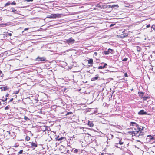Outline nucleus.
I'll return each mask as SVG.
<instances>
[{"label": "nucleus", "instance_id": "f257e3e1", "mask_svg": "<svg viewBox=\"0 0 155 155\" xmlns=\"http://www.w3.org/2000/svg\"><path fill=\"white\" fill-rule=\"evenodd\" d=\"M55 139L56 141H60V142L64 141H65L66 140L65 137H59V136L58 135V136L57 137H56Z\"/></svg>", "mask_w": 155, "mask_h": 155}, {"label": "nucleus", "instance_id": "f03ea898", "mask_svg": "<svg viewBox=\"0 0 155 155\" xmlns=\"http://www.w3.org/2000/svg\"><path fill=\"white\" fill-rule=\"evenodd\" d=\"M66 42L69 44H72L74 43L75 40L73 39L72 37H71L69 39L66 40Z\"/></svg>", "mask_w": 155, "mask_h": 155}, {"label": "nucleus", "instance_id": "7ed1b4c3", "mask_svg": "<svg viewBox=\"0 0 155 155\" xmlns=\"http://www.w3.org/2000/svg\"><path fill=\"white\" fill-rule=\"evenodd\" d=\"M114 52L113 49L109 48L108 49L107 51H104L103 53L105 55H108L110 53L112 54Z\"/></svg>", "mask_w": 155, "mask_h": 155}, {"label": "nucleus", "instance_id": "20e7f679", "mask_svg": "<svg viewBox=\"0 0 155 155\" xmlns=\"http://www.w3.org/2000/svg\"><path fill=\"white\" fill-rule=\"evenodd\" d=\"M59 15L58 14H51L50 15L48 16L47 18H55L58 17Z\"/></svg>", "mask_w": 155, "mask_h": 155}, {"label": "nucleus", "instance_id": "39448f33", "mask_svg": "<svg viewBox=\"0 0 155 155\" xmlns=\"http://www.w3.org/2000/svg\"><path fill=\"white\" fill-rule=\"evenodd\" d=\"M138 114L139 115H150V114L149 113H147L146 112H145L144 110H141L139 111L138 113Z\"/></svg>", "mask_w": 155, "mask_h": 155}, {"label": "nucleus", "instance_id": "423d86ee", "mask_svg": "<svg viewBox=\"0 0 155 155\" xmlns=\"http://www.w3.org/2000/svg\"><path fill=\"white\" fill-rule=\"evenodd\" d=\"M147 138H146V140H147L149 141L153 140L155 139L154 137L151 135H147Z\"/></svg>", "mask_w": 155, "mask_h": 155}, {"label": "nucleus", "instance_id": "0eeeda50", "mask_svg": "<svg viewBox=\"0 0 155 155\" xmlns=\"http://www.w3.org/2000/svg\"><path fill=\"white\" fill-rule=\"evenodd\" d=\"M35 143L33 142H30L31 144V147L33 149H35L36 147H37V144L36 141H35Z\"/></svg>", "mask_w": 155, "mask_h": 155}, {"label": "nucleus", "instance_id": "6e6552de", "mask_svg": "<svg viewBox=\"0 0 155 155\" xmlns=\"http://www.w3.org/2000/svg\"><path fill=\"white\" fill-rule=\"evenodd\" d=\"M139 131H133L129 132L130 134H132L134 136H136L137 137V135H138L139 133Z\"/></svg>", "mask_w": 155, "mask_h": 155}, {"label": "nucleus", "instance_id": "1a4fd4ad", "mask_svg": "<svg viewBox=\"0 0 155 155\" xmlns=\"http://www.w3.org/2000/svg\"><path fill=\"white\" fill-rule=\"evenodd\" d=\"M36 60L38 61H45L46 60V58L44 57H38L36 58Z\"/></svg>", "mask_w": 155, "mask_h": 155}, {"label": "nucleus", "instance_id": "9d476101", "mask_svg": "<svg viewBox=\"0 0 155 155\" xmlns=\"http://www.w3.org/2000/svg\"><path fill=\"white\" fill-rule=\"evenodd\" d=\"M65 116L68 117L70 118L73 117V114L72 112H68L65 115Z\"/></svg>", "mask_w": 155, "mask_h": 155}, {"label": "nucleus", "instance_id": "9b49d317", "mask_svg": "<svg viewBox=\"0 0 155 155\" xmlns=\"http://www.w3.org/2000/svg\"><path fill=\"white\" fill-rule=\"evenodd\" d=\"M144 94V93L140 91H139L138 93V94L139 96L141 98H143V97Z\"/></svg>", "mask_w": 155, "mask_h": 155}, {"label": "nucleus", "instance_id": "f8f14e48", "mask_svg": "<svg viewBox=\"0 0 155 155\" xmlns=\"http://www.w3.org/2000/svg\"><path fill=\"white\" fill-rule=\"evenodd\" d=\"M130 125L136 127L138 126V124L135 122H131L130 124Z\"/></svg>", "mask_w": 155, "mask_h": 155}, {"label": "nucleus", "instance_id": "ddd939ff", "mask_svg": "<svg viewBox=\"0 0 155 155\" xmlns=\"http://www.w3.org/2000/svg\"><path fill=\"white\" fill-rule=\"evenodd\" d=\"M7 86L6 87H0V89H1L2 91H5L8 89Z\"/></svg>", "mask_w": 155, "mask_h": 155}, {"label": "nucleus", "instance_id": "4468645a", "mask_svg": "<svg viewBox=\"0 0 155 155\" xmlns=\"http://www.w3.org/2000/svg\"><path fill=\"white\" fill-rule=\"evenodd\" d=\"M139 133V134L138 135H137V137H140V136H142L144 135V133L141 132V131H140Z\"/></svg>", "mask_w": 155, "mask_h": 155}, {"label": "nucleus", "instance_id": "2eb2a0df", "mask_svg": "<svg viewBox=\"0 0 155 155\" xmlns=\"http://www.w3.org/2000/svg\"><path fill=\"white\" fill-rule=\"evenodd\" d=\"M88 125L90 127H93L94 126V124L93 122L91 121H89L88 122Z\"/></svg>", "mask_w": 155, "mask_h": 155}, {"label": "nucleus", "instance_id": "dca6fc26", "mask_svg": "<svg viewBox=\"0 0 155 155\" xmlns=\"http://www.w3.org/2000/svg\"><path fill=\"white\" fill-rule=\"evenodd\" d=\"M117 138L119 139L118 140V144H119L120 145H122L124 143L123 142H122L121 141V139H120L119 138Z\"/></svg>", "mask_w": 155, "mask_h": 155}, {"label": "nucleus", "instance_id": "f3484780", "mask_svg": "<svg viewBox=\"0 0 155 155\" xmlns=\"http://www.w3.org/2000/svg\"><path fill=\"white\" fill-rule=\"evenodd\" d=\"M99 78V77H98L97 76H96L95 77H93V78H92L91 79V80L92 81H94L97 80Z\"/></svg>", "mask_w": 155, "mask_h": 155}, {"label": "nucleus", "instance_id": "a211bd4d", "mask_svg": "<svg viewBox=\"0 0 155 155\" xmlns=\"http://www.w3.org/2000/svg\"><path fill=\"white\" fill-rule=\"evenodd\" d=\"M11 9H12V12H13L15 14H17L18 13V12L16 10L12 8H11Z\"/></svg>", "mask_w": 155, "mask_h": 155}, {"label": "nucleus", "instance_id": "6ab92c4d", "mask_svg": "<svg viewBox=\"0 0 155 155\" xmlns=\"http://www.w3.org/2000/svg\"><path fill=\"white\" fill-rule=\"evenodd\" d=\"M136 49L137 50L138 52H140L141 50V48L140 47L138 46H136Z\"/></svg>", "mask_w": 155, "mask_h": 155}, {"label": "nucleus", "instance_id": "aec40b11", "mask_svg": "<svg viewBox=\"0 0 155 155\" xmlns=\"http://www.w3.org/2000/svg\"><path fill=\"white\" fill-rule=\"evenodd\" d=\"M93 63V60L91 58L89 60H88V63L89 64H92Z\"/></svg>", "mask_w": 155, "mask_h": 155}, {"label": "nucleus", "instance_id": "412c9836", "mask_svg": "<svg viewBox=\"0 0 155 155\" xmlns=\"http://www.w3.org/2000/svg\"><path fill=\"white\" fill-rule=\"evenodd\" d=\"M152 29H153L155 31V24L153 25L151 27V30H152ZM152 30H151V31H152Z\"/></svg>", "mask_w": 155, "mask_h": 155}, {"label": "nucleus", "instance_id": "4be33fe9", "mask_svg": "<svg viewBox=\"0 0 155 155\" xmlns=\"http://www.w3.org/2000/svg\"><path fill=\"white\" fill-rule=\"evenodd\" d=\"M115 146L118 148H119L120 149H121V148H122V147L121 146V147H120V146H118V143H115Z\"/></svg>", "mask_w": 155, "mask_h": 155}, {"label": "nucleus", "instance_id": "5701e85b", "mask_svg": "<svg viewBox=\"0 0 155 155\" xmlns=\"http://www.w3.org/2000/svg\"><path fill=\"white\" fill-rule=\"evenodd\" d=\"M23 150H21L18 153L17 155H19L23 153Z\"/></svg>", "mask_w": 155, "mask_h": 155}, {"label": "nucleus", "instance_id": "b1692460", "mask_svg": "<svg viewBox=\"0 0 155 155\" xmlns=\"http://www.w3.org/2000/svg\"><path fill=\"white\" fill-rule=\"evenodd\" d=\"M0 26H2L3 27L6 26L7 25H8L7 23H2L0 24Z\"/></svg>", "mask_w": 155, "mask_h": 155}, {"label": "nucleus", "instance_id": "393cba45", "mask_svg": "<svg viewBox=\"0 0 155 155\" xmlns=\"http://www.w3.org/2000/svg\"><path fill=\"white\" fill-rule=\"evenodd\" d=\"M148 96L143 97V101H144L146 100L147 99H148Z\"/></svg>", "mask_w": 155, "mask_h": 155}, {"label": "nucleus", "instance_id": "a878e982", "mask_svg": "<svg viewBox=\"0 0 155 155\" xmlns=\"http://www.w3.org/2000/svg\"><path fill=\"white\" fill-rule=\"evenodd\" d=\"M25 139L27 141H29L30 140V137L28 136H26Z\"/></svg>", "mask_w": 155, "mask_h": 155}, {"label": "nucleus", "instance_id": "bb28decb", "mask_svg": "<svg viewBox=\"0 0 155 155\" xmlns=\"http://www.w3.org/2000/svg\"><path fill=\"white\" fill-rule=\"evenodd\" d=\"M103 64H104V65L103 66V67L104 68H106L107 67V64L106 63H103Z\"/></svg>", "mask_w": 155, "mask_h": 155}, {"label": "nucleus", "instance_id": "cd10ccee", "mask_svg": "<svg viewBox=\"0 0 155 155\" xmlns=\"http://www.w3.org/2000/svg\"><path fill=\"white\" fill-rule=\"evenodd\" d=\"M118 7V6L117 5H112V6L111 7L112 8H115V7Z\"/></svg>", "mask_w": 155, "mask_h": 155}, {"label": "nucleus", "instance_id": "c85d7f7f", "mask_svg": "<svg viewBox=\"0 0 155 155\" xmlns=\"http://www.w3.org/2000/svg\"><path fill=\"white\" fill-rule=\"evenodd\" d=\"M11 5L10 2H7V3H6V4H5V6H8V5Z\"/></svg>", "mask_w": 155, "mask_h": 155}, {"label": "nucleus", "instance_id": "c756f323", "mask_svg": "<svg viewBox=\"0 0 155 155\" xmlns=\"http://www.w3.org/2000/svg\"><path fill=\"white\" fill-rule=\"evenodd\" d=\"M136 127H137V129H138L139 130V131L140 132V131L142 130H141V128L140 127H139V125H138V126Z\"/></svg>", "mask_w": 155, "mask_h": 155}, {"label": "nucleus", "instance_id": "7c9ffc66", "mask_svg": "<svg viewBox=\"0 0 155 155\" xmlns=\"http://www.w3.org/2000/svg\"><path fill=\"white\" fill-rule=\"evenodd\" d=\"M127 36V35H121V36L120 37L122 38H124L126 37Z\"/></svg>", "mask_w": 155, "mask_h": 155}, {"label": "nucleus", "instance_id": "2f4dec72", "mask_svg": "<svg viewBox=\"0 0 155 155\" xmlns=\"http://www.w3.org/2000/svg\"><path fill=\"white\" fill-rule=\"evenodd\" d=\"M128 59V58H125L124 59H122V60L123 61H127Z\"/></svg>", "mask_w": 155, "mask_h": 155}, {"label": "nucleus", "instance_id": "473e14b6", "mask_svg": "<svg viewBox=\"0 0 155 155\" xmlns=\"http://www.w3.org/2000/svg\"><path fill=\"white\" fill-rule=\"evenodd\" d=\"M98 68L99 69H104V68L103 66H99L98 67Z\"/></svg>", "mask_w": 155, "mask_h": 155}, {"label": "nucleus", "instance_id": "72a5a7b5", "mask_svg": "<svg viewBox=\"0 0 155 155\" xmlns=\"http://www.w3.org/2000/svg\"><path fill=\"white\" fill-rule=\"evenodd\" d=\"M78 152V150L77 149H75L74 151V153H77Z\"/></svg>", "mask_w": 155, "mask_h": 155}, {"label": "nucleus", "instance_id": "f704fd0d", "mask_svg": "<svg viewBox=\"0 0 155 155\" xmlns=\"http://www.w3.org/2000/svg\"><path fill=\"white\" fill-rule=\"evenodd\" d=\"M150 24H149L148 25H147L146 26V28H148L150 27Z\"/></svg>", "mask_w": 155, "mask_h": 155}, {"label": "nucleus", "instance_id": "c9c22d12", "mask_svg": "<svg viewBox=\"0 0 155 155\" xmlns=\"http://www.w3.org/2000/svg\"><path fill=\"white\" fill-rule=\"evenodd\" d=\"M6 35L7 36H11L12 35V34L11 33H7Z\"/></svg>", "mask_w": 155, "mask_h": 155}, {"label": "nucleus", "instance_id": "e433bc0d", "mask_svg": "<svg viewBox=\"0 0 155 155\" xmlns=\"http://www.w3.org/2000/svg\"><path fill=\"white\" fill-rule=\"evenodd\" d=\"M9 106H6V107H5V110H8L9 108Z\"/></svg>", "mask_w": 155, "mask_h": 155}, {"label": "nucleus", "instance_id": "4c0bfd02", "mask_svg": "<svg viewBox=\"0 0 155 155\" xmlns=\"http://www.w3.org/2000/svg\"><path fill=\"white\" fill-rule=\"evenodd\" d=\"M8 99L7 98H5V99H2V101L4 102L5 101H6Z\"/></svg>", "mask_w": 155, "mask_h": 155}, {"label": "nucleus", "instance_id": "58836bf2", "mask_svg": "<svg viewBox=\"0 0 155 155\" xmlns=\"http://www.w3.org/2000/svg\"><path fill=\"white\" fill-rule=\"evenodd\" d=\"M11 5H15L16 4V3L14 2H10Z\"/></svg>", "mask_w": 155, "mask_h": 155}, {"label": "nucleus", "instance_id": "ea45409f", "mask_svg": "<svg viewBox=\"0 0 155 155\" xmlns=\"http://www.w3.org/2000/svg\"><path fill=\"white\" fill-rule=\"evenodd\" d=\"M124 77H128L127 74V73H125L124 74Z\"/></svg>", "mask_w": 155, "mask_h": 155}, {"label": "nucleus", "instance_id": "a19ab883", "mask_svg": "<svg viewBox=\"0 0 155 155\" xmlns=\"http://www.w3.org/2000/svg\"><path fill=\"white\" fill-rule=\"evenodd\" d=\"M15 132H12V134L11 135L12 136V135H13L15 137L16 135H15Z\"/></svg>", "mask_w": 155, "mask_h": 155}, {"label": "nucleus", "instance_id": "79ce46f5", "mask_svg": "<svg viewBox=\"0 0 155 155\" xmlns=\"http://www.w3.org/2000/svg\"><path fill=\"white\" fill-rule=\"evenodd\" d=\"M9 95V94L8 93H7L5 96V98H7V97H8Z\"/></svg>", "mask_w": 155, "mask_h": 155}, {"label": "nucleus", "instance_id": "37998d69", "mask_svg": "<svg viewBox=\"0 0 155 155\" xmlns=\"http://www.w3.org/2000/svg\"><path fill=\"white\" fill-rule=\"evenodd\" d=\"M114 25H115V24H110V27H112L114 26Z\"/></svg>", "mask_w": 155, "mask_h": 155}, {"label": "nucleus", "instance_id": "c03bdc74", "mask_svg": "<svg viewBox=\"0 0 155 155\" xmlns=\"http://www.w3.org/2000/svg\"><path fill=\"white\" fill-rule=\"evenodd\" d=\"M13 98H12V99H10L9 100V101H8V102L9 103V102H11V101H12L13 100Z\"/></svg>", "mask_w": 155, "mask_h": 155}, {"label": "nucleus", "instance_id": "a18cd8bd", "mask_svg": "<svg viewBox=\"0 0 155 155\" xmlns=\"http://www.w3.org/2000/svg\"><path fill=\"white\" fill-rule=\"evenodd\" d=\"M2 75H3L2 72V71L0 70V75L2 76Z\"/></svg>", "mask_w": 155, "mask_h": 155}, {"label": "nucleus", "instance_id": "49530a36", "mask_svg": "<svg viewBox=\"0 0 155 155\" xmlns=\"http://www.w3.org/2000/svg\"><path fill=\"white\" fill-rule=\"evenodd\" d=\"M24 118L27 120V119H29L28 117H27L25 116V118Z\"/></svg>", "mask_w": 155, "mask_h": 155}, {"label": "nucleus", "instance_id": "de8ad7c7", "mask_svg": "<svg viewBox=\"0 0 155 155\" xmlns=\"http://www.w3.org/2000/svg\"><path fill=\"white\" fill-rule=\"evenodd\" d=\"M7 132L8 133L9 135H10L11 134V132L10 131H8Z\"/></svg>", "mask_w": 155, "mask_h": 155}, {"label": "nucleus", "instance_id": "09e8293b", "mask_svg": "<svg viewBox=\"0 0 155 155\" xmlns=\"http://www.w3.org/2000/svg\"><path fill=\"white\" fill-rule=\"evenodd\" d=\"M29 28H25L24 30L25 31H26V30H27Z\"/></svg>", "mask_w": 155, "mask_h": 155}, {"label": "nucleus", "instance_id": "8fccbe9b", "mask_svg": "<svg viewBox=\"0 0 155 155\" xmlns=\"http://www.w3.org/2000/svg\"><path fill=\"white\" fill-rule=\"evenodd\" d=\"M28 2L32 1L33 0H26Z\"/></svg>", "mask_w": 155, "mask_h": 155}, {"label": "nucleus", "instance_id": "3c124183", "mask_svg": "<svg viewBox=\"0 0 155 155\" xmlns=\"http://www.w3.org/2000/svg\"><path fill=\"white\" fill-rule=\"evenodd\" d=\"M117 127H118V128L120 129V128H121V127L120 126H118Z\"/></svg>", "mask_w": 155, "mask_h": 155}, {"label": "nucleus", "instance_id": "603ef678", "mask_svg": "<svg viewBox=\"0 0 155 155\" xmlns=\"http://www.w3.org/2000/svg\"><path fill=\"white\" fill-rule=\"evenodd\" d=\"M69 150H67V153H69Z\"/></svg>", "mask_w": 155, "mask_h": 155}, {"label": "nucleus", "instance_id": "864d4df0", "mask_svg": "<svg viewBox=\"0 0 155 155\" xmlns=\"http://www.w3.org/2000/svg\"><path fill=\"white\" fill-rule=\"evenodd\" d=\"M35 101H35V102H37L38 101V100L37 99H35Z\"/></svg>", "mask_w": 155, "mask_h": 155}, {"label": "nucleus", "instance_id": "5fc2aeb1", "mask_svg": "<svg viewBox=\"0 0 155 155\" xmlns=\"http://www.w3.org/2000/svg\"><path fill=\"white\" fill-rule=\"evenodd\" d=\"M144 128V127H142V128L141 129V130H143Z\"/></svg>", "mask_w": 155, "mask_h": 155}, {"label": "nucleus", "instance_id": "6e6d98bb", "mask_svg": "<svg viewBox=\"0 0 155 155\" xmlns=\"http://www.w3.org/2000/svg\"><path fill=\"white\" fill-rule=\"evenodd\" d=\"M62 146L63 147V148L65 149H66V148L64 146Z\"/></svg>", "mask_w": 155, "mask_h": 155}, {"label": "nucleus", "instance_id": "4d7b16f0", "mask_svg": "<svg viewBox=\"0 0 155 155\" xmlns=\"http://www.w3.org/2000/svg\"><path fill=\"white\" fill-rule=\"evenodd\" d=\"M19 92V91H18L16 92V94H17Z\"/></svg>", "mask_w": 155, "mask_h": 155}, {"label": "nucleus", "instance_id": "13d9d810", "mask_svg": "<svg viewBox=\"0 0 155 155\" xmlns=\"http://www.w3.org/2000/svg\"><path fill=\"white\" fill-rule=\"evenodd\" d=\"M94 54H95V55H97V53L96 52H95L94 53Z\"/></svg>", "mask_w": 155, "mask_h": 155}, {"label": "nucleus", "instance_id": "bf43d9fd", "mask_svg": "<svg viewBox=\"0 0 155 155\" xmlns=\"http://www.w3.org/2000/svg\"><path fill=\"white\" fill-rule=\"evenodd\" d=\"M7 102V101H6V102L5 103H4L3 104H5Z\"/></svg>", "mask_w": 155, "mask_h": 155}, {"label": "nucleus", "instance_id": "052dcab7", "mask_svg": "<svg viewBox=\"0 0 155 155\" xmlns=\"http://www.w3.org/2000/svg\"><path fill=\"white\" fill-rule=\"evenodd\" d=\"M9 151H8V153H9Z\"/></svg>", "mask_w": 155, "mask_h": 155}, {"label": "nucleus", "instance_id": "680f3d73", "mask_svg": "<svg viewBox=\"0 0 155 155\" xmlns=\"http://www.w3.org/2000/svg\"><path fill=\"white\" fill-rule=\"evenodd\" d=\"M111 136L112 137H113V135H111Z\"/></svg>", "mask_w": 155, "mask_h": 155}, {"label": "nucleus", "instance_id": "e2e57ef3", "mask_svg": "<svg viewBox=\"0 0 155 155\" xmlns=\"http://www.w3.org/2000/svg\"><path fill=\"white\" fill-rule=\"evenodd\" d=\"M93 68L94 69V68H95V67H93Z\"/></svg>", "mask_w": 155, "mask_h": 155}, {"label": "nucleus", "instance_id": "0e129e2a", "mask_svg": "<svg viewBox=\"0 0 155 155\" xmlns=\"http://www.w3.org/2000/svg\"><path fill=\"white\" fill-rule=\"evenodd\" d=\"M73 150V149H72L71 150V151H72V150Z\"/></svg>", "mask_w": 155, "mask_h": 155}, {"label": "nucleus", "instance_id": "69168bd1", "mask_svg": "<svg viewBox=\"0 0 155 155\" xmlns=\"http://www.w3.org/2000/svg\"><path fill=\"white\" fill-rule=\"evenodd\" d=\"M10 155H13L12 154H10Z\"/></svg>", "mask_w": 155, "mask_h": 155}, {"label": "nucleus", "instance_id": "338daca9", "mask_svg": "<svg viewBox=\"0 0 155 155\" xmlns=\"http://www.w3.org/2000/svg\"><path fill=\"white\" fill-rule=\"evenodd\" d=\"M11 150H12V149ZM12 150H14V149L13 148V149H12Z\"/></svg>", "mask_w": 155, "mask_h": 155}, {"label": "nucleus", "instance_id": "774afa93", "mask_svg": "<svg viewBox=\"0 0 155 155\" xmlns=\"http://www.w3.org/2000/svg\"><path fill=\"white\" fill-rule=\"evenodd\" d=\"M0 77H2V76H1L0 75Z\"/></svg>", "mask_w": 155, "mask_h": 155}]
</instances>
